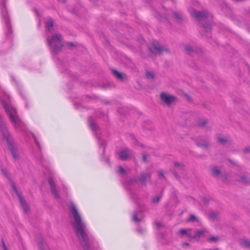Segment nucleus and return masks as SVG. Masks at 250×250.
<instances>
[{"label":"nucleus","instance_id":"obj_43","mask_svg":"<svg viewBox=\"0 0 250 250\" xmlns=\"http://www.w3.org/2000/svg\"><path fill=\"white\" fill-rule=\"evenodd\" d=\"M183 246H188V244L187 243H183Z\"/></svg>","mask_w":250,"mask_h":250},{"label":"nucleus","instance_id":"obj_34","mask_svg":"<svg viewBox=\"0 0 250 250\" xmlns=\"http://www.w3.org/2000/svg\"><path fill=\"white\" fill-rule=\"evenodd\" d=\"M146 77L148 79H152L154 77L153 74L150 72H146Z\"/></svg>","mask_w":250,"mask_h":250},{"label":"nucleus","instance_id":"obj_7","mask_svg":"<svg viewBox=\"0 0 250 250\" xmlns=\"http://www.w3.org/2000/svg\"><path fill=\"white\" fill-rule=\"evenodd\" d=\"M188 11L191 16L194 18L198 22L205 21L208 16V12L206 11L199 12L192 8L189 9Z\"/></svg>","mask_w":250,"mask_h":250},{"label":"nucleus","instance_id":"obj_37","mask_svg":"<svg viewBox=\"0 0 250 250\" xmlns=\"http://www.w3.org/2000/svg\"><path fill=\"white\" fill-rule=\"evenodd\" d=\"M2 247L3 250H7L6 247L3 242H2Z\"/></svg>","mask_w":250,"mask_h":250},{"label":"nucleus","instance_id":"obj_48","mask_svg":"<svg viewBox=\"0 0 250 250\" xmlns=\"http://www.w3.org/2000/svg\"><path fill=\"white\" fill-rule=\"evenodd\" d=\"M149 51H150V52H151V49H149Z\"/></svg>","mask_w":250,"mask_h":250},{"label":"nucleus","instance_id":"obj_28","mask_svg":"<svg viewBox=\"0 0 250 250\" xmlns=\"http://www.w3.org/2000/svg\"><path fill=\"white\" fill-rule=\"evenodd\" d=\"M218 216V213L217 212H212L211 213H210L209 214V217L211 219H214L215 218H216Z\"/></svg>","mask_w":250,"mask_h":250},{"label":"nucleus","instance_id":"obj_8","mask_svg":"<svg viewBox=\"0 0 250 250\" xmlns=\"http://www.w3.org/2000/svg\"><path fill=\"white\" fill-rule=\"evenodd\" d=\"M133 155L132 151L128 148L123 149L119 153V157L122 160H126Z\"/></svg>","mask_w":250,"mask_h":250},{"label":"nucleus","instance_id":"obj_11","mask_svg":"<svg viewBox=\"0 0 250 250\" xmlns=\"http://www.w3.org/2000/svg\"><path fill=\"white\" fill-rule=\"evenodd\" d=\"M152 45L158 54H160L165 50L163 47L160 44V43L156 41H153Z\"/></svg>","mask_w":250,"mask_h":250},{"label":"nucleus","instance_id":"obj_36","mask_svg":"<svg viewBox=\"0 0 250 250\" xmlns=\"http://www.w3.org/2000/svg\"><path fill=\"white\" fill-rule=\"evenodd\" d=\"M174 166L175 167L178 168V169H182V166L179 163H175L174 164Z\"/></svg>","mask_w":250,"mask_h":250},{"label":"nucleus","instance_id":"obj_47","mask_svg":"<svg viewBox=\"0 0 250 250\" xmlns=\"http://www.w3.org/2000/svg\"><path fill=\"white\" fill-rule=\"evenodd\" d=\"M34 11H35V12L37 13V10L36 9H35V10H34Z\"/></svg>","mask_w":250,"mask_h":250},{"label":"nucleus","instance_id":"obj_33","mask_svg":"<svg viewBox=\"0 0 250 250\" xmlns=\"http://www.w3.org/2000/svg\"><path fill=\"white\" fill-rule=\"evenodd\" d=\"M207 124V121L206 120H203L199 123V125L202 127L205 126Z\"/></svg>","mask_w":250,"mask_h":250},{"label":"nucleus","instance_id":"obj_14","mask_svg":"<svg viewBox=\"0 0 250 250\" xmlns=\"http://www.w3.org/2000/svg\"><path fill=\"white\" fill-rule=\"evenodd\" d=\"M191 231V229H182L180 230L179 233L182 235H186L188 237L191 238L192 233L190 232Z\"/></svg>","mask_w":250,"mask_h":250},{"label":"nucleus","instance_id":"obj_10","mask_svg":"<svg viewBox=\"0 0 250 250\" xmlns=\"http://www.w3.org/2000/svg\"><path fill=\"white\" fill-rule=\"evenodd\" d=\"M48 182H49L50 186L51 187V191H52V193L54 194V195L55 198H58L59 197V195H58V193L57 191L56 190V185H55V184L54 183V182L53 181V179L52 178H49V180H48Z\"/></svg>","mask_w":250,"mask_h":250},{"label":"nucleus","instance_id":"obj_1","mask_svg":"<svg viewBox=\"0 0 250 250\" xmlns=\"http://www.w3.org/2000/svg\"><path fill=\"white\" fill-rule=\"evenodd\" d=\"M69 208L73 219L72 225L75 233L83 245L84 250H90L89 242L92 239V236L89 234L86 225L82 220L75 205L70 203Z\"/></svg>","mask_w":250,"mask_h":250},{"label":"nucleus","instance_id":"obj_27","mask_svg":"<svg viewBox=\"0 0 250 250\" xmlns=\"http://www.w3.org/2000/svg\"><path fill=\"white\" fill-rule=\"evenodd\" d=\"M1 172L4 176H5L8 179L9 178V174L7 170L2 169Z\"/></svg>","mask_w":250,"mask_h":250},{"label":"nucleus","instance_id":"obj_29","mask_svg":"<svg viewBox=\"0 0 250 250\" xmlns=\"http://www.w3.org/2000/svg\"><path fill=\"white\" fill-rule=\"evenodd\" d=\"M218 238L217 237L212 236L208 239V241L210 242H215L217 241Z\"/></svg>","mask_w":250,"mask_h":250},{"label":"nucleus","instance_id":"obj_2","mask_svg":"<svg viewBox=\"0 0 250 250\" xmlns=\"http://www.w3.org/2000/svg\"><path fill=\"white\" fill-rule=\"evenodd\" d=\"M0 101L16 131L22 132L26 135L25 125L17 115L16 109L11 104L9 96L6 93L3 94Z\"/></svg>","mask_w":250,"mask_h":250},{"label":"nucleus","instance_id":"obj_44","mask_svg":"<svg viewBox=\"0 0 250 250\" xmlns=\"http://www.w3.org/2000/svg\"><path fill=\"white\" fill-rule=\"evenodd\" d=\"M58 0L60 2H63L65 1V0Z\"/></svg>","mask_w":250,"mask_h":250},{"label":"nucleus","instance_id":"obj_26","mask_svg":"<svg viewBox=\"0 0 250 250\" xmlns=\"http://www.w3.org/2000/svg\"><path fill=\"white\" fill-rule=\"evenodd\" d=\"M227 139L225 138L218 137L217 141L222 144H224L227 142Z\"/></svg>","mask_w":250,"mask_h":250},{"label":"nucleus","instance_id":"obj_19","mask_svg":"<svg viewBox=\"0 0 250 250\" xmlns=\"http://www.w3.org/2000/svg\"><path fill=\"white\" fill-rule=\"evenodd\" d=\"M240 182L243 184H249L250 181L249 180V177L246 175H243L240 177Z\"/></svg>","mask_w":250,"mask_h":250},{"label":"nucleus","instance_id":"obj_46","mask_svg":"<svg viewBox=\"0 0 250 250\" xmlns=\"http://www.w3.org/2000/svg\"><path fill=\"white\" fill-rule=\"evenodd\" d=\"M134 194H132V196H131V198H132V199H133V196H134Z\"/></svg>","mask_w":250,"mask_h":250},{"label":"nucleus","instance_id":"obj_23","mask_svg":"<svg viewBox=\"0 0 250 250\" xmlns=\"http://www.w3.org/2000/svg\"><path fill=\"white\" fill-rule=\"evenodd\" d=\"M211 172L213 176H216L220 174V171L217 167H214L212 168Z\"/></svg>","mask_w":250,"mask_h":250},{"label":"nucleus","instance_id":"obj_31","mask_svg":"<svg viewBox=\"0 0 250 250\" xmlns=\"http://www.w3.org/2000/svg\"><path fill=\"white\" fill-rule=\"evenodd\" d=\"M185 50L189 54H190L193 51L192 49L189 45H186L185 46Z\"/></svg>","mask_w":250,"mask_h":250},{"label":"nucleus","instance_id":"obj_5","mask_svg":"<svg viewBox=\"0 0 250 250\" xmlns=\"http://www.w3.org/2000/svg\"><path fill=\"white\" fill-rule=\"evenodd\" d=\"M5 1L6 0H0V6L2 19L6 28V34L7 36L10 37L12 33V30L9 22V15L5 6Z\"/></svg>","mask_w":250,"mask_h":250},{"label":"nucleus","instance_id":"obj_22","mask_svg":"<svg viewBox=\"0 0 250 250\" xmlns=\"http://www.w3.org/2000/svg\"><path fill=\"white\" fill-rule=\"evenodd\" d=\"M173 17L178 21L182 20V15L178 12H174L173 13Z\"/></svg>","mask_w":250,"mask_h":250},{"label":"nucleus","instance_id":"obj_25","mask_svg":"<svg viewBox=\"0 0 250 250\" xmlns=\"http://www.w3.org/2000/svg\"><path fill=\"white\" fill-rule=\"evenodd\" d=\"M188 221L189 222H194L195 221H197V218L195 215L191 214L188 218Z\"/></svg>","mask_w":250,"mask_h":250},{"label":"nucleus","instance_id":"obj_13","mask_svg":"<svg viewBox=\"0 0 250 250\" xmlns=\"http://www.w3.org/2000/svg\"><path fill=\"white\" fill-rule=\"evenodd\" d=\"M45 26L48 31H51L53 26V22L51 18L47 19L45 21Z\"/></svg>","mask_w":250,"mask_h":250},{"label":"nucleus","instance_id":"obj_42","mask_svg":"<svg viewBox=\"0 0 250 250\" xmlns=\"http://www.w3.org/2000/svg\"><path fill=\"white\" fill-rule=\"evenodd\" d=\"M68 45L70 46H73L74 44L73 42H70L68 43Z\"/></svg>","mask_w":250,"mask_h":250},{"label":"nucleus","instance_id":"obj_3","mask_svg":"<svg viewBox=\"0 0 250 250\" xmlns=\"http://www.w3.org/2000/svg\"><path fill=\"white\" fill-rule=\"evenodd\" d=\"M0 131L2 133L3 138L7 141L9 149H10L13 158L16 160L18 158V156L16 154V151L14 148L13 143L11 141L10 136L7 130L6 124L3 121L1 115H0Z\"/></svg>","mask_w":250,"mask_h":250},{"label":"nucleus","instance_id":"obj_16","mask_svg":"<svg viewBox=\"0 0 250 250\" xmlns=\"http://www.w3.org/2000/svg\"><path fill=\"white\" fill-rule=\"evenodd\" d=\"M241 245L245 248H250V241L246 239H242L240 240Z\"/></svg>","mask_w":250,"mask_h":250},{"label":"nucleus","instance_id":"obj_32","mask_svg":"<svg viewBox=\"0 0 250 250\" xmlns=\"http://www.w3.org/2000/svg\"><path fill=\"white\" fill-rule=\"evenodd\" d=\"M203 27L207 30H210L211 29V24L210 23H206L202 25Z\"/></svg>","mask_w":250,"mask_h":250},{"label":"nucleus","instance_id":"obj_30","mask_svg":"<svg viewBox=\"0 0 250 250\" xmlns=\"http://www.w3.org/2000/svg\"><path fill=\"white\" fill-rule=\"evenodd\" d=\"M161 198V196H157L153 198L152 202L154 203H157L159 202V201L160 200V199Z\"/></svg>","mask_w":250,"mask_h":250},{"label":"nucleus","instance_id":"obj_6","mask_svg":"<svg viewBox=\"0 0 250 250\" xmlns=\"http://www.w3.org/2000/svg\"><path fill=\"white\" fill-rule=\"evenodd\" d=\"M10 185H11V188H12L13 192L15 193V194L19 198L22 209H23V210L24 211V212H27L28 211V209H29L28 205L27 204L26 202L24 200V199L21 196V194L18 191L14 183L12 181H10Z\"/></svg>","mask_w":250,"mask_h":250},{"label":"nucleus","instance_id":"obj_4","mask_svg":"<svg viewBox=\"0 0 250 250\" xmlns=\"http://www.w3.org/2000/svg\"><path fill=\"white\" fill-rule=\"evenodd\" d=\"M47 41L48 45L53 54H57L63 46L61 36L60 34H55L52 37H47Z\"/></svg>","mask_w":250,"mask_h":250},{"label":"nucleus","instance_id":"obj_39","mask_svg":"<svg viewBox=\"0 0 250 250\" xmlns=\"http://www.w3.org/2000/svg\"><path fill=\"white\" fill-rule=\"evenodd\" d=\"M159 175L160 177H164V174L162 171L159 172Z\"/></svg>","mask_w":250,"mask_h":250},{"label":"nucleus","instance_id":"obj_38","mask_svg":"<svg viewBox=\"0 0 250 250\" xmlns=\"http://www.w3.org/2000/svg\"><path fill=\"white\" fill-rule=\"evenodd\" d=\"M143 161L146 162V155H144L143 156Z\"/></svg>","mask_w":250,"mask_h":250},{"label":"nucleus","instance_id":"obj_9","mask_svg":"<svg viewBox=\"0 0 250 250\" xmlns=\"http://www.w3.org/2000/svg\"><path fill=\"white\" fill-rule=\"evenodd\" d=\"M160 97L164 102L168 104L171 103L175 99L174 97L166 93H162Z\"/></svg>","mask_w":250,"mask_h":250},{"label":"nucleus","instance_id":"obj_35","mask_svg":"<svg viewBox=\"0 0 250 250\" xmlns=\"http://www.w3.org/2000/svg\"><path fill=\"white\" fill-rule=\"evenodd\" d=\"M118 173H121V174H124V173H125V170L122 167H121V166L119 167Z\"/></svg>","mask_w":250,"mask_h":250},{"label":"nucleus","instance_id":"obj_17","mask_svg":"<svg viewBox=\"0 0 250 250\" xmlns=\"http://www.w3.org/2000/svg\"><path fill=\"white\" fill-rule=\"evenodd\" d=\"M89 125L90 128L93 131H96L98 128V126L93 121L89 120Z\"/></svg>","mask_w":250,"mask_h":250},{"label":"nucleus","instance_id":"obj_40","mask_svg":"<svg viewBox=\"0 0 250 250\" xmlns=\"http://www.w3.org/2000/svg\"><path fill=\"white\" fill-rule=\"evenodd\" d=\"M34 137L36 145L37 146H39V143H38V141L37 140L36 138H35V137L34 136Z\"/></svg>","mask_w":250,"mask_h":250},{"label":"nucleus","instance_id":"obj_15","mask_svg":"<svg viewBox=\"0 0 250 250\" xmlns=\"http://www.w3.org/2000/svg\"><path fill=\"white\" fill-rule=\"evenodd\" d=\"M206 232V230L204 229L198 230L195 232L194 234H192V237L191 238H196L197 237H200L201 236L205 234V232Z\"/></svg>","mask_w":250,"mask_h":250},{"label":"nucleus","instance_id":"obj_45","mask_svg":"<svg viewBox=\"0 0 250 250\" xmlns=\"http://www.w3.org/2000/svg\"><path fill=\"white\" fill-rule=\"evenodd\" d=\"M156 224L158 226V227H159L160 226V224L158 223H157Z\"/></svg>","mask_w":250,"mask_h":250},{"label":"nucleus","instance_id":"obj_20","mask_svg":"<svg viewBox=\"0 0 250 250\" xmlns=\"http://www.w3.org/2000/svg\"><path fill=\"white\" fill-rule=\"evenodd\" d=\"M209 144V142L208 141H205L203 143L198 142L197 143V145L201 147L205 148L207 147Z\"/></svg>","mask_w":250,"mask_h":250},{"label":"nucleus","instance_id":"obj_21","mask_svg":"<svg viewBox=\"0 0 250 250\" xmlns=\"http://www.w3.org/2000/svg\"><path fill=\"white\" fill-rule=\"evenodd\" d=\"M112 72L117 79L119 80H122L123 79L124 76L122 74L120 73L116 70H113Z\"/></svg>","mask_w":250,"mask_h":250},{"label":"nucleus","instance_id":"obj_41","mask_svg":"<svg viewBox=\"0 0 250 250\" xmlns=\"http://www.w3.org/2000/svg\"><path fill=\"white\" fill-rule=\"evenodd\" d=\"M244 152L245 153H247V152L250 151V149L249 148H246V149H244Z\"/></svg>","mask_w":250,"mask_h":250},{"label":"nucleus","instance_id":"obj_12","mask_svg":"<svg viewBox=\"0 0 250 250\" xmlns=\"http://www.w3.org/2000/svg\"><path fill=\"white\" fill-rule=\"evenodd\" d=\"M142 217L141 212H134L132 214V219L135 222H138L142 220Z\"/></svg>","mask_w":250,"mask_h":250},{"label":"nucleus","instance_id":"obj_24","mask_svg":"<svg viewBox=\"0 0 250 250\" xmlns=\"http://www.w3.org/2000/svg\"><path fill=\"white\" fill-rule=\"evenodd\" d=\"M39 246L40 247V250H46L47 248L45 246L43 240H40L39 242Z\"/></svg>","mask_w":250,"mask_h":250},{"label":"nucleus","instance_id":"obj_18","mask_svg":"<svg viewBox=\"0 0 250 250\" xmlns=\"http://www.w3.org/2000/svg\"><path fill=\"white\" fill-rule=\"evenodd\" d=\"M150 177V175L148 174H142L140 180L142 184H144L146 183V179Z\"/></svg>","mask_w":250,"mask_h":250}]
</instances>
